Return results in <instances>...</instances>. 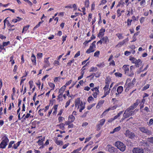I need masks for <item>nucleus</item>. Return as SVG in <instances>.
I'll use <instances>...</instances> for the list:
<instances>
[{
    "mask_svg": "<svg viewBox=\"0 0 153 153\" xmlns=\"http://www.w3.org/2000/svg\"><path fill=\"white\" fill-rule=\"evenodd\" d=\"M53 64L54 65L56 66L59 65H60V63L59 61L56 60L54 61Z\"/></svg>",
    "mask_w": 153,
    "mask_h": 153,
    "instance_id": "nucleus-55",
    "label": "nucleus"
},
{
    "mask_svg": "<svg viewBox=\"0 0 153 153\" xmlns=\"http://www.w3.org/2000/svg\"><path fill=\"white\" fill-rule=\"evenodd\" d=\"M48 85L51 88V90H53L54 89L55 87V85L54 83L52 82H49L48 83Z\"/></svg>",
    "mask_w": 153,
    "mask_h": 153,
    "instance_id": "nucleus-32",
    "label": "nucleus"
},
{
    "mask_svg": "<svg viewBox=\"0 0 153 153\" xmlns=\"http://www.w3.org/2000/svg\"><path fill=\"white\" fill-rule=\"evenodd\" d=\"M140 2V6L142 7H144L146 4V0H142Z\"/></svg>",
    "mask_w": 153,
    "mask_h": 153,
    "instance_id": "nucleus-34",
    "label": "nucleus"
},
{
    "mask_svg": "<svg viewBox=\"0 0 153 153\" xmlns=\"http://www.w3.org/2000/svg\"><path fill=\"white\" fill-rule=\"evenodd\" d=\"M105 120L104 119H101L100 121V123L99 124H100V125H102V126L104 124Z\"/></svg>",
    "mask_w": 153,
    "mask_h": 153,
    "instance_id": "nucleus-44",
    "label": "nucleus"
},
{
    "mask_svg": "<svg viewBox=\"0 0 153 153\" xmlns=\"http://www.w3.org/2000/svg\"><path fill=\"white\" fill-rule=\"evenodd\" d=\"M148 141L150 143L153 144V137H151L147 139Z\"/></svg>",
    "mask_w": 153,
    "mask_h": 153,
    "instance_id": "nucleus-54",
    "label": "nucleus"
},
{
    "mask_svg": "<svg viewBox=\"0 0 153 153\" xmlns=\"http://www.w3.org/2000/svg\"><path fill=\"white\" fill-rule=\"evenodd\" d=\"M122 68L124 72V74L126 76L132 77L134 75L135 67L134 65L131 66L130 67L129 65H124L123 66Z\"/></svg>",
    "mask_w": 153,
    "mask_h": 153,
    "instance_id": "nucleus-2",
    "label": "nucleus"
},
{
    "mask_svg": "<svg viewBox=\"0 0 153 153\" xmlns=\"http://www.w3.org/2000/svg\"><path fill=\"white\" fill-rule=\"evenodd\" d=\"M150 85L149 84H147L145 86L143 87L142 88V90L143 91H145L147 89H148Z\"/></svg>",
    "mask_w": 153,
    "mask_h": 153,
    "instance_id": "nucleus-47",
    "label": "nucleus"
},
{
    "mask_svg": "<svg viewBox=\"0 0 153 153\" xmlns=\"http://www.w3.org/2000/svg\"><path fill=\"white\" fill-rule=\"evenodd\" d=\"M14 56L13 55H12L10 57V62H11V64L12 65H13L15 63V61L13 59Z\"/></svg>",
    "mask_w": 153,
    "mask_h": 153,
    "instance_id": "nucleus-28",
    "label": "nucleus"
},
{
    "mask_svg": "<svg viewBox=\"0 0 153 153\" xmlns=\"http://www.w3.org/2000/svg\"><path fill=\"white\" fill-rule=\"evenodd\" d=\"M121 129L120 126H119L115 128L113 130V133L119 131Z\"/></svg>",
    "mask_w": 153,
    "mask_h": 153,
    "instance_id": "nucleus-45",
    "label": "nucleus"
},
{
    "mask_svg": "<svg viewBox=\"0 0 153 153\" xmlns=\"http://www.w3.org/2000/svg\"><path fill=\"white\" fill-rule=\"evenodd\" d=\"M33 81H30L29 82V84L30 85V88H31L33 86Z\"/></svg>",
    "mask_w": 153,
    "mask_h": 153,
    "instance_id": "nucleus-53",
    "label": "nucleus"
},
{
    "mask_svg": "<svg viewBox=\"0 0 153 153\" xmlns=\"http://www.w3.org/2000/svg\"><path fill=\"white\" fill-rule=\"evenodd\" d=\"M142 145L144 146H145L147 148H148L149 146V145L147 142L143 143Z\"/></svg>",
    "mask_w": 153,
    "mask_h": 153,
    "instance_id": "nucleus-62",
    "label": "nucleus"
},
{
    "mask_svg": "<svg viewBox=\"0 0 153 153\" xmlns=\"http://www.w3.org/2000/svg\"><path fill=\"white\" fill-rule=\"evenodd\" d=\"M65 124L63 123H61L59 125H57V126H59V128L62 130H64L65 129Z\"/></svg>",
    "mask_w": 153,
    "mask_h": 153,
    "instance_id": "nucleus-29",
    "label": "nucleus"
},
{
    "mask_svg": "<svg viewBox=\"0 0 153 153\" xmlns=\"http://www.w3.org/2000/svg\"><path fill=\"white\" fill-rule=\"evenodd\" d=\"M139 102L140 100H137L135 102L130 106L125 111L123 115L124 119L127 118L130 116L134 115V111H133V110L137 107L138 105Z\"/></svg>",
    "mask_w": 153,
    "mask_h": 153,
    "instance_id": "nucleus-1",
    "label": "nucleus"
},
{
    "mask_svg": "<svg viewBox=\"0 0 153 153\" xmlns=\"http://www.w3.org/2000/svg\"><path fill=\"white\" fill-rule=\"evenodd\" d=\"M117 107H118L117 105H115L113 106H111L110 107L106 109L103 113L104 114L105 112H108L110 110H113L115 109Z\"/></svg>",
    "mask_w": 153,
    "mask_h": 153,
    "instance_id": "nucleus-19",
    "label": "nucleus"
},
{
    "mask_svg": "<svg viewBox=\"0 0 153 153\" xmlns=\"http://www.w3.org/2000/svg\"><path fill=\"white\" fill-rule=\"evenodd\" d=\"M30 26V25H27L24 26L23 29L22 33H24V31H27L28 29Z\"/></svg>",
    "mask_w": 153,
    "mask_h": 153,
    "instance_id": "nucleus-33",
    "label": "nucleus"
},
{
    "mask_svg": "<svg viewBox=\"0 0 153 153\" xmlns=\"http://www.w3.org/2000/svg\"><path fill=\"white\" fill-rule=\"evenodd\" d=\"M89 0H86L84 4L86 7L88 8L89 5Z\"/></svg>",
    "mask_w": 153,
    "mask_h": 153,
    "instance_id": "nucleus-38",
    "label": "nucleus"
},
{
    "mask_svg": "<svg viewBox=\"0 0 153 153\" xmlns=\"http://www.w3.org/2000/svg\"><path fill=\"white\" fill-rule=\"evenodd\" d=\"M105 31V29L102 27L99 30V32L97 34V37L99 38H102L104 36Z\"/></svg>",
    "mask_w": 153,
    "mask_h": 153,
    "instance_id": "nucleus-12",
    "label": "nucleus"
},
{
    "mask_svg": "<svg viewBox=\"0 0 153 153\" xmlns=\"http://www.w3.org/2000/svg\"><path fill=\"white\" fill-rule=\"evenodd\" d=\"M116 87L114 86L112 88V89L111 90V96H112L114 95V94L117 93L116 92Z\"/></svg>",
    "mask_w": 153,
    "mask_h": 153,
    "instance_id": "nucleus-27",
    "label": "nucleus"
},
{
    "mask_svg": "<svg viewBox=\"0 0 153 153\" xmlns=\"http://www.w3.org/2000/svg\"><path fill=\"white\" fill-rule=\"evenodd\" d=\"M100 52L99 51H97L94 53V56L96 57H98L100 54Z\"/></svg>",
    "mask_w": 153,
    "mask_h": 153,
    "instance_id": "nucleus-59",
    "label": "nucleus"
},
{
    "mask_svg": "<svg viewBox=\"0 0 153 153\" xmlns=\"http://www.w3.org/2000/svg\"><path fill=\"white\" fill-rule=\"evenodd\" d=\"M114 75L116 77H121L122 76V74L120 72H116L114 73Z\"/></svg>",
    "mask_w": 153,
    "mask_h": 153,
    "instance_id": "nucleus-41",
    "label": "nucleus"
},
{
    "mask_svg": "<svg viewBox=\"0 0 153 153\" xmlns=\"http://www.w3.org/2000/svg\"><path fill=\"white\" fill-rule=\"evenodd\" d=\"M41 24V22H39L38 24H37L35 27H34L33 29V30H35L36 28L39 27L40 26Z\"/></svg>",
    "mask_w": 153,
    "mask_h": 153,
    "instance_id": "nucleus-57",
    "label": "nucleus"
},
{
    "mask_svg": "<svg viewBox=\"0 0 153 153\" xmlns=\"http://www.w3.org/2000/svg\"><path fill=\"white\" fill-rule=\"evenodd\" d=\"M96 41H94L90 45L89 48L88 49L86 52L87 54H89L91 53L94 52L95 51V48H96Z\"/></svg>",
    "mask_w": 153,
    "mask_h": 153,
    "instance_id": "nucleus-7",
    "label": "nucleus"
},
{
    "mask_svg": "<svg viewBox=\"0 0 153 153\" xmlns=\"http://www.w3.org/2000/svg\"><path fill=\"white\" fill-rule=\"evenodd\" d=\"M41 24V22H39L38 24H37L35 27H34L33 29V30H35L36 28L39 27L40 26Z\"/></svg>",
    "mask_w": 153,
    "mask_h": 153,
    "instance_id": "nucleus-58",
    "label": "nucleus"
},
{
    "mask_svg": "<svg viewBox=\"0 0 153 153\" xmlns=\"http://www.w3.org/2000/svg\"><path fill=\"white\" fill-rule=\"evenodd\" d=\"M82 101L80 99V98H78L75 99V107L78 108V105L81 104V102Z\"/></svg>",
    "mask_w": 153,
    "mask_h": 153,
    "instance_id": "nucleus-17",
    "label": "nucleus"
},
{
    "mask_svg": "<svg viewBox=\"0 0 153 153\" xmlns=\"http://www.w3.org/2000/svg\"><path fill=\"white\" fill-rule=\"evenodd\" d=\"M153 124V119H151L150 120L149 122L147 123V124L149 126L152 125Z\"/></svg>",
    "mask_w": 153,
    "mask_h": 153,
    "instance_id": "nucleus-50",
    "label": "nucleus"
},
{
    "mask_svg": "<svg viewBox=\"0 0 153 153\" xmlns=\"http://www.w3.org/2000/svg\"><path fill=\"white\" fill-rule=\"evenodd\" d=\"M111 79L109 77H107L105 79V85H109Z\"/></svg>",
    "mask_w": 153,
    "mask_h": 153,
    "instance_id": "nucleus-24",
    "label": "nucleus"
},
{
    "mask_svg": "<svg viewBox=\"0 0 153 153\" xmlns=\"http://www.w3.org/2000/svg\"><path fill=\"white\" fill-rule=\"evenodd\" d=\"M135 82L136 79L135 78H134L131 81L130 79L128 78L124 86L125 92H128L130 89L132 88L134 86Z\"/></svg>",
    "mask_w": 153,
    "mask_h": 153,
    "instance_id": "nucleus-3",
    "label": "nucleus"
},
{
    "mask_svg": "<svg viewBox=\"0 0 153 153\" xmlns=\"http://www.w3.org/2000/svg\"><path fill=\"white\" fill-rule=\"evenodd\" d=\"M129 39L128 37L122 41L119 42L117 45L116 46L120 47L123 45L125 43L127 42L128 41Z\"/></svg>",
    "mask_w": 153,
    "mask_h": 153,
    "instance_id": "nucleus-15",
    "label": "nucleus"
},
{
    "mask_svg": "<svg viewBox=\"0 0 153 153\" xmlns=\"http://www.w3.org/2000/svg\"><path fill=\"white\" fill-rule=\"evenodd\" d=\"M125 134L126 137H128L131 139H135L137 138V136L133 132H131L129 130H127L126 131Z\"/></svg>",
    "mask_w": 153,
    "mask_h": 153,
    "instance_id": "nucleus-6",
    "label": "nucleus"
},
{
    "mask_svg": "<svg viewBox=\"0 0 153 153\" xmlns=\"http://www.w3.org/2000/svg\"><path fill=\"white\" fill-rule=\"evenodd\" d=\"M66 88V87L65 86H63L59 90V93L62 94L65 90Z\"/></svg>",
    "mask_w": 153,
    "mask_h": 153,
    "instance_id": "nucleus-25",
    "label": "nucleus"
},
{
    "mask_svg": "<svg viewBox=\"0 0 153 153\" xmlns=\"http://www.w3.org/2000/svg\"><path fill=\"white\" fill-rule=\"evenodd\" d=\"M75 117L73 115H69L68 117V120L71 123H73L75 120Z\"/></svg>",
    "mask_w": 153,
    "mask_h": 153,
    "instance_id": "nucleus-20",
    "label": "nucleus"
},
{
    "mask_svg": "<svg viewBox=\"0 0 153 153\" xmlns=\"http://www.w3.org/2000/svg\"><path fill=\"white\" fill-rule=\"evenodd\" d=\"M22 142V141H20L17 142L16 144H14L13 145V148L15 149H17L18 147L19 146Z\"/></svg>",
    "mask_w": 153,
    "mask_h": 153,
    "instance_id": "nucleus-23",
    "label": "nucleus"
},
{
    "mask_svg": "<svg viewBox=\"0 0 153 153\" xmlns=\"http://www.w3.org/2000/svg\"><path fill=\"white\" fill-rule=\"evenodd\" d=\"M140 131L142 132L145 133L147 134H150L151 133L150 131H149L148 129L145 128L144 127H141L139 128Z\"/></svg>",
    "mask_w": 153,
    "mask_h": 153,
    "instance_id": "nucleus-14",
    "label": "nucleus"
},
{
    "mask_svg": "<svg viewBox=\"0 0 153 153\" xmlns=\"http://www.w3.org/2000/svg\"><path fill=\"white\" fill-rule=\"evenodd\" d=\"M2 139L3 140L0 144V148L4 149L7 145V143L8 142L9 140L6 136H4Z\"/></svg>",
    "mask_w": 153,
    "mask_h": 153,
    "instance_id": "nucleus-8",
    "label": "nucleus"
},
{
    "mask_svg": "<svg viewBox=\"0 0 153 153\" xmlns=\"http://www.w3.org/2000/svg\"><path fill=\"white\" fill-rule=\"evenodd\" d=\"M85 103L83 102L82 101L81 102V104L78 105L77 109H79V111L80 112H82V111L85 108Z\"/></svg>",
    "mask_w": 153,
    "mask_h": 153,
    "instance_id": "nucleus-13",
    "label": "nucleus"
},
{
    "mask_svg": "<svg viewBox=\"0 0 153 153\" xmlns=\"http://www.w3.org/2000/svg\"><path fill=\"white\" fill-rule=\"evenodd\" d=\"M99 86H97V87H96V88H95V92H94L95 93H96L98 94H99L100 92L99 90Z\"/></svg>",
    "mask_w": 153,
    "mask_h": 153,
    "instance_id": "nucleus-56",
    "label": "nucleus"
},
{
    "mask_svg": "<svg viewBox=\"0 0 153 153\" xmlns=\"http://www.w3.org/2000/svg\"><path fill=\"white\" fill-rule=\"evenodd\" d=\"M106 149L110 153H114L115 152V149L113 146L110 144H108L106 146Z\"/></svg>",
    "mask_w": 153,
    "mask_h": 153,
    "instance_id": "nucleus-10",
    "label": "nucleus"
},
{
    "mask_svg": "<svg viewBox=\"0 0 153 153\" xmlns=\"http://www.w3.org/2000/svg\"><path fill=\"white\" fill-rule=\"evenodd\" d=\"M102 125H100V124H99L97 125L96 126L97 130V131H99L102 128Z\"/></svg>",
    "mask_w": 153,
    "mask_h": 153,
    "instance_id": "nucleus-52",
    "label": "nucleus"
},
{
    "mask_svg": "<svg viewBox=\"0 0 153 153\" xmlns=\"http://www.w3.org/2000/svg\"><path fill=\"white\" fill-rule=\"evenodd\" d=\"M133 21L132 19H128L127 20V26H129L131 25V22Z\"/></svg>",
    "mask_w": 153,
    "mask_h": 153,
    "instance_id": "nucleus-40",
    "label": "nucleus"
},
{
    "mask_svg": "<svg viewBox=\"0 0 153 153\" xmlns=\"http://www.w3.org/2000/svg\"><path fill=\"white\" fill-rule=\"evenodd\" d=\"M15 142L14 141H11L9 143L8 146V149L11 148L12 147V145Z\"/></svg>",
    "mask_w": 153,
    "mask_h": 153,
    "instance_id": "nucleus-39",
    "label": "nucleus"
},
{
    "mask_svg": "<svg viewBox=\"0 0 153 153\" xmlns=\"http://www.w3.org/2000/svg\"><path fill=\"white\" fill-rule=\"evenodd\" d=\"M102 40L103 43L107 44L109 42V40L107 36H105L102 37Z\"/></svg>",
    "mask_w": 153,
    "mask_h": 153,
    "instance_id": "nucleus-18",
    "label": "nucleus"
},
{
    "mask_svg": "<svg viewBox=\"0 0 153 153\" xmlns=\"http://www.w3.org/2000/svg\"><path fill=\"white\" fill-rule=\"evenodd\" d=\"M115 145L121 151L123 152L125 150L126 146L123 143L117 141L115 143Z\"/></svg>",
    "mask_w": 153,
    "mask_h": 153,
    "instance_id": "nucleus-5",
    "label": "nucleus"
},
{
    "mask_svg": "<svg viewBox=\"0 0 153 153\" xmlns=\"http://www.w3.org/2000/svg\"><path fill=\"white\" fill-rule=\"evenodd\" d=\"M10 44V42L8 41L7 42H3L2 43V45L4 47L7 46L9 44Z\"/></svg>",
    "mask_w": 153,
    "mask_h": 153,
    "instance_id": "nucleus-51",
    "label": "nucleus"
},
{
    "mask_svg": "<svg viewBox=\"0 0 153 153\" xmlns=\"http://www.w3.org/2000/svg\"><path fill=\"white\" fill-rule=\"evenodd\" d=\"M62 94L59 93L57 97V100H59V101H62Z\"/></svg>",
    "mask_w": 153,
    "mask_h": 153,
    "instance_id": "nucleus-37",
    "label": "nucleus"
},
{
    "mask_svg": "<svg viewBox=\"0 0 153 153\" xmlns=\"http://www.w3.org/2000/svg\"><path fill=\"white\" fill-rule=\"evenodd\" d=\"M96 66L99 68H102L104 67L105 65L104 62H102L97 64Z\"/></svg>",
    "mask_w": 153,
    "mask_h": 153,
    "instance_id": "nucleus-36",
    "label": "nucleus"
},
{
    "mask_svg": "<svg viewBox=\"0 0 153 153\" xmlns=\"http://www.w3.org/2000/svg\"><path fill=\"white\" fill-rule=\"evenodd\" d=\"M132 152L133 153H144V150L142 148L137 147L133 148Z\"/></svg>",
    "mask_w": 153,
    "mask_h": 153,
    "instance_id": "nucleus-11",
    "label": "nucleus"
},
{
    "mask_svg": "<svg viewBox=\"0 0 153 153\" xmlns=\"http://www.w3.org/2000/svg\"><path fill=\"white\" fill-rule=\"evenodd\" d=\"M70 102H71V100H69L68 101L66 102L65 104V108H67L70 104Z\"/></svg>",
    "mask_w": 153,
    "mask_h": 153,
    "instance_id": "nucleus-60",
    "label": "nucleus"
},
{
    "mask_svg": "<svg viewBox=\"0 0 153 153\" xmlns=\"http://www.w3.org/2000/svg\"><path fill=\"white\" fill-rule=\"evenodd\" d=\"M74 61L75 60L74 59H72L71 60H70L67 63L66 66L70 67L71 66L72 64L74 62Z\"/></svg>",
    "mask_w": 153,
    "mask_h": 153,
    "instance_id": "nucleus-26",
    "label": "nucleus"
},
{
    "mask_svg": "<svg viewBox=\"0 0 153 153\" xmlns=\"http://www.w3.org/2000/svg\"><path fill=\"white\" fill-rule=\"evenodd\" d=\"M50 57H47L44 58V62L46 64L47 67L49 66L50 65V63L48 61Z\"/></svg>",
    "mask_w": 153,
    "mask_h": 153,
    "instance_id": "nucleus-22",
    "label": "nucleus"
},
{
    "mask_svg": "<svg viewBox=\"0 0 153 153\" xmlns=\"http://www.w3.org/2000/svg\"><path fill=\"white\" fill-rule=\"evenodd\" d=\"M98 69L96 67H92L89 70L90 72H96L97 71Z\"/></svg>",
    "mask_w": 153,
    "mask_h": 153,
    "instance_id": "nucleus-30",
    "label": "nucleus"
},
{
    "mask_svg": "<svg viewBox=\"0 0 153 153\" xmlns=\"http://www.w3.org/2000/svg\"><path fill=\"white\" fill-rule=\"evenodd\" d=\"M116 36H117L119 39H123L124 38L122 33H117L116 34Z\"/></svg>",
    "mask_w": 153,
    "mask_h": 153,
    "instance_id": "nucleus-31",
    "label": "nucleus"
},
{
    "mask_svg": "<svg viewBox=\"0 0 153 153\" xmlns=\"http://www.w3.org/2000/svg\"><path fill=\"white\" fill-rule=\"evenodd\" d=\"M81 148H79V149H76L74 150L71 152V153H76V152L80 151L81 150Z\"/></svg>",
    "mask_w": 153,
    "mask_h": 153,
    "instance_id": "nucleus-64",
    "label": "nucleus"
},
{
    "mask_svg": "<svg viewBox=\"0 0 153 153\" xmlns=\"http://www.w3.org/2000/svg\"><path fill=\"white\" fill-rule=\"evenodd\" d=\"M94 100V98L92 96L89 97L87 100L88 101V102L90 103L91 101Z\"/></svg>",
    "mask_w": 153,
    "mask_h": 153,
    "instance_id": "nucleus-48",
    "label": "nucleus"
},
{
    "mask_svg": "<svg viewBox=\"0 0 153 153\" xmlns=\"http://www.w3.org/2000/svg\"><path fill=\"white\" fill-rule=\"evenodd\" d=\"M17 19H14L12 20V21L14 23H16L17 22H19L23 20L22 18L17 16L16 17Z\"/></svg>",
    "mask_w": 153,
    "mask_h": 153,
    "instance_id": "nucleus-21",
    "label": "nucleus"
},
{
    "mask_svg": "<svg viewBox=\"0 0 153 153\" xmlns=\"http://www.w3.org/2000/svg\"><path fill=\"white\" fill-rule=\"evenodd\" d=\"M117 16L118 17H120L121 16L122 14L120 11V9H118L117 11Z\"/></svg>",
    "mask_w": 153,
    "mask_h": 153,
    "instance_id": "nucleus-46",
    "label": "nucleus"
},
{
    "mask_svg": "<svg viewBox=\"0 0 153 153\" xmlns=\"http://www.w3.org/2000/svg\"><path fill=\"white\" fill-rule=\"evenodd\" d=\"M30 59L32 61V63L33 65L36 66V57L33 53L32 54Z\"/></svg>",
    "mask_w": 153,
    "mask_h": 153,
    "instance_id": "nucleus-16",
    "label": "nucleus"
},
{
    "mask_svg": "<svg viewBox=\"0 0 153 153\" xmlns=\"http://www.w3.org/2000/svg\"><path fill=\"white\" fill-rule=\"evenodd\" d=\"M60 79V77H55L54 79V82H56L58 81H59Z\"/></svg>",
    "mask_w": 153,
    "mask_h": 153,
    "instance_id": "nucleus-49",
    "label": "nucleus"
},
{
    "mask_svg": "<svg viewBox=\"0 0 153 153\" xmlns=\"http://www.w3.org/2000/svg\"><path fill=\"white\" fill-rule=\"evenodd\" d=\"M129 60L132 63L135 64V66L137 68H138L142 64V61L140 59H138L137 60L134 57L131 56L129 58Z\"/></svg>",
    "mask_w": 153,
    "mask_h": 153,
    "instance_id": "nucleus-4",
    "label": "nucleus"
},
{
    "mask_svg": "<svg viewBox=\"0 0 153 153\" xmlns=\"http://www.w3.org/2000/svg\"><path fill=\"white\" fill-rule=\"evenodd\" d=\"M18 68V66L16 65H14V68L13 70V72L14 73V74H15L16 73V71L17 70Z\"/></svg>",
    "mask_w": 153,
    "mask_h": 153,
    "instance_id": "nucleus-43",
    "label": "nucleus"
},
{
    "mask_svg": "<svg viewBox=\"0 0 153 153\" xmlns=\"http://www.w3.org/2000/svg\"><path fill=\"white\" fill-rule=\"evenodd\" d=\"M56 143L58 145H63V142L62 140H56L55 141Z\"/></svg>",
    "mask_w": 153,
    "mask_h": 153,
    "instance_id": "nucleus-35",
    "label": "nucleus"
},
{
    "mask_svg": "<svg viewBox=\"0 0 153 153\" xmlns=\"http://www.w3.org/2000/svg\"><path fill=\"white\" fill-rule=\"evenodd\" d=\"M95 75H96V74L95 73H92L89 76H87V78H88L91 77V79H93L94 78V76Z\"/></svg>",
    "mask_w": 153,
    "mask_h": 153,
    "instance_id": "nucleus-42",
    "label": "nucleus"
},
{
    "mask_svg": "<svg viewBox=\"0 0 153 153\" xmlns=\"http://www.w3.org/2000/svg\"><path fill=\"white\" fill-rule=\"evenodd\" d=\"M123 91V87L122 86H118L117 89V93H115V97H119Z\"/></svg>",
    "mask_w": 153,
    "mask_h": 153,
    "instance_id": "nucleus-9",
    "label": "nucleus"
},
{
    "mask_svg": "<svg viewBox=\"0 0 153 153\" xmlns=\"http://www.w3.org/2000/svg\"><path fill=\"white\" fill-rule=\"evenodd\" d=\"M72 80L71 79L70 80L67 81L66 82L65 85H64L66 87V86L70 85L71 84V82H72Z\"/></svg>",
    "mask_w": 153,
    "mask_h": 153,
    "instance_id": "nucleus-61",
    "label": "nucleus"
},
{
    "mask_svg": "<svg viewBox=\"0 0 153 153\" xmlns=\"http://www.w3.org/2000/svg\"><path fill=\"white\" fill-rule=\"evenodd\" d=\"M145 20V18L143 17H141L140 19V21L141 24H143Z\"/></svg>",
    "mask_w": 153,
    "mask_h": 153,
    "instance_id": "nucleus-63",
    "label": "nucleus"
}]
</instances>
